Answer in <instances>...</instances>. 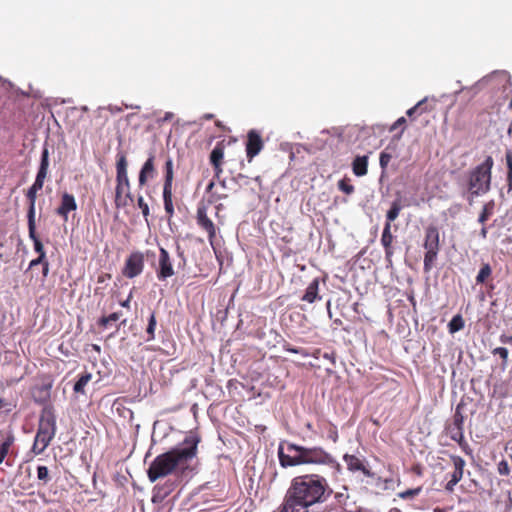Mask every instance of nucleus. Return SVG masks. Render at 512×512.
I'll return each mask as SVG.
<instances>
[{
	"label": "nucleus",
	"instance_id": "obj_62",
	"mask_svg": "<svg viewBox=\"0 0 512 512\" xmlns=\"http://www.w3.org/2000/svg\"><path fill=\"white\" fill-rule=\"evenodd\" d=\"M403 132H404V128H402V129H401V131H400V134H399L398 138L402 135V133H403Z\"/></svg>",
	"mask_w": 512,
	"mask_h": 512
},
{
	"label": "nucleus",
	"instance_id": "obj_24",
	"mask_svg": "<svg viewBox=\"0 0 512 512\" xmlns=\"http://www.w3.org/2000/svg\"><path fill=\"white\" fill-rule=\"evenodd\" d=\"M319 280L315 278L307 287L305 294L302 297L303 301L313 303L316 299H320L318 296Z\"/></svg>",
	"mask_w": 512,
	"mask_h": 512
},
{
	"label": "nucleus",
	"instance_id": "obj_38",
	"mask_svg": "<svg viewBox=\"0 0 512 512\" xmlns=\"http://www.w3.org/2000/svg\"><path fill=\"white\" fill-rule=\"evenodd\" d=\"M421 490H422L421 487H417L414 489H408V490L398 493V496L402 499H410V498L417 496L421 492Z\"/></svg>",
	"mask_w": 512,
	"mask_h": 512
},
{
	"label": "nucleus",
	"instance_id": "obj_46",
	"mask_svg": "<svg viewBox=\"0 0 512 512\" xmlns=\"http://www.w3.org/2000/svg\"><path fill=\"white\" fill-rule=\"evenodd\" d=\"M499 341L502 344H510L512 346V336H509V335H506V334H502L499 337Z\"/></svg>",
	"mask_w": 512,
	"mask_h": 512
},
{
	"label": "nucleus",
	"instance_id": "obj_37",
	"mask_svg": "<svg viewBox=\"0 0 512 512\" xmlns=\"http://www.w3.org/2000/svg\"><path fill=\"white\" fill-rule=\"evenodd\" d=\"M137 204H138V207L142 211L143 217L145 218L146 222L148 223V216L150 214V210H149L148 204L144 201V198L142 196H138Z\"/></svg>",
	"mask_w": 512,
	"mask_h": 512
},
{
	"label": "nucleus",
	"instance_id": "obj_39",
	"mask_svg": "<svg viewBox=\"0 0 512 512\" xmlns=\"http://www.w3.org/2000/svg\"><path fill=\"white\" fill-rule=\"evenodd\" d=\"M120 317V314L115 312V313H112L110 314L109 316L107 317H102L100 320H99V325L103 326V327H107L108 324L112 323V322H116Z\"/></svg>",
	"mask_w": 512,
	"mask_h": 512
},
{
	"label": "nucleus",
	"instance_id": "obj_43",
	"mask_svg": "<svg viewBox=\"0 0 512 512\" xmlns=\"http://www.w3.org/2000/svg\"><path fill=\"white\" fill-rule=\"evenodd\" d=\"M498 473L503 476H506L510 473V468H509L507 461L502 460L501 462H499Z\"/></svg>",
	"mask_w": 512,
	"mask_h": 512
},
{
	"label": "nucleus",
	"instance_id": "obj_41",
	"mask_svg": "<svg viewBox=\"0 0 512 512\" xmlns=\"http://www.w3.org/2000/svg\"><path fill=\"white\" fill-rule=\"evenodd\" d=\"M392 156L391 154L383 151L381 152L380 154V157H379V164H380V167L382 168V170H385L391 160Z\"/></svg>",
	"mask_w": 512,
	"mask_h": 512
},
{
	"label": "nucleus",
	"instance_id": "obj_45",
	"mask_svg": "<svg viewBox=\"0 0 512 512\" xmlns=\"http://www.w3.org/2000/svg\"><path fill=\"white\" fill-rule=\"evenodd\" d=\"M459 481L458 480H455L453 478H450V480L448 481V483L446 484L445 486V489L446 491L448 492H452L454 490V487L455 485L458 483Z\"/></svg>",
	"mask_w": 512,
	"mask_h": 512
},
{
	"label": "nucleus",
	"instance_id": "obj_50",
	"mask_svg": "<svg viewBox=\"0 0 512 512\" xmlns=\"http://www.w3.org/2000/svg\"><path fill=\"white\" fill-rule=\"evenodd\" d=\"M122 200H125L127 203H128V201H130V202L133 201V197L130 192V189L126 190V192H124V194L122 195Z\"/></svg>",
	"mask_w": 512,
	"mask_h": 512
},
{
	"label": "nucleus",
	"instance_id": "obj_8",
	"mask_svg": "<svg viewBox=\"0 0 512 512\" xmlns=\"http://www.w3.org/2000/svg\"><path fill=\"white\" fill-rule=\"evenodd\" d=\"M423 246L426 250L424 256V271L429 272L434 265L439 251V231L435 226L427 227Z\"/></svg>",
	"mask_w": 512,
	"mask_h": 512
},
{
	"label": "nucleus",
	"instance_id": "obj_53",
	"mask_svg": "<svg viewBox=\"0 0 512 512\" xmlns=\"http://www.w3.org/2000/svg\"><path fill=\"white\" fill-rule=\"evenodd\" d=\"M43 265V275L44 276H47L48 272H49V264L48 262L45 260V262L42 264Z\"/></svg>",
	"mask_w": 512,
	"mask_h": 512
},
{
	"label": "nucleus",
	"instance_id": "obj_13",
	"mask_svg": "<svg viewBox=\"0 0 512 512\" xmlns=\"http://www.w3.org/2000/svg\"><path fill=\"white\" fill-rule=\"evenodd\" d=\"M154 162L155 155L153 152H150L148 159L144 162L139 172V186L146 185L149 180H152L156 177L157 171Z\"/></svg>",
	"mask_w": 512,
	"mask_h": 512
},
{
	"label": "nucleus",
	"instance_id": "obj_1",
	"mask_svg": "<svg viewBox=\"0 0 512 512\" xmlns=\"http://www.w3.org/2000/svg\"><path fill=\"white\" fill-rule=\"evenodd\" d=\"M327 480L317 474H306L292 479L282 506L283 512H314L309 508L325 502L331 495Z\"/></svg>",
	"mask_w": 512,
	"mask_h": 512
},
{
	"label": "nucleus",
	"instance_id": "obj_31",
	"mask_svg": "<svg viewBox=\"0 0 512 512\" xmlns=\"http://www.w3.org/2000/svg\"><path fill=\"white\" fill-rule=\"evenodd\" d=\"M505 160L507 165V186L508 192L512 190V152L507 150L505 153Z\"/></svg>",
	"mask_w": 512,
	"mask_h": 512
},
{
	"label": "nucleus",
	"instance_id": "obj_2",
	"mask_svg": "<svg viewBox=\"0 0 512 512\" xmlns=\"http://www.w3.org/2000/svg\"><path fill=\"white\" fill-rule=\"evenodd\" d=\"M199 441L197 436L189 435L176 447L156 456L147 469L149 481L154 483L169 475L183 476L191 471Z\"/></svg>",
	"mask_w": 512,
	"mask_h": 512
},
{
	"label": "nucleus",
	"instance_id": "obj_57",
	"mask_svg": "<svg viewBox=\"0 0 512 512\" xmlns=\"http://www.w3.org/2000/svg\"><path fill=\"white\" fill-rule=\"evenodd\" d=\"M214 185H215L214 181H211V182L208 184V186H207V188H206V191H207V192H211V190L213 189Z\"/></svg>",
	"mask_w": 512,
	"mask_h": 512
},
{
	"label": "nucleus",
	"instance_id": "obj_61",
	"mask_svg": "<svg viewBox=\"0 0 512 512\" xmlns=\"http://www.w3.org/2000/svg\"><path fill=\"white\" fill-rule=\"evenodd\" d=\"M220 184L222 187H225V181H221Z\"/></svg>",
	"mask_w": 512,
	"mask_h": 512
},
{
	"label": "nucleus",
	"instance_id": "obj_18",
	"mask_svg": "<svg viewBox=\"0 0 512 512\" xmlns=\"http://www.w3.org/2000/svg\"><path fill=\"white\" fill-rule=\"evenodd\" d=\"M197 223L208 233L209 239L212 241V239L215 237L216 229L214 223L208 218L205 208H198Z\"/></svg>",
	"mask_w": 512,
	"mask_h": 512
},
{
	"label": "nucleus",
	"instance_id": "obj_64",
	"mask_svg": "<svg viewBox=\"0 0 512 512\" xmlns=\"http://www.w3.org/2000/svg\"><path fill=\"white\" fill-rule=\"evenodd\" d=\"M510 107L512 108V99H511V102H510Z\"/></svg>",
	"mask_w": 512,
	"mask_h": 512
},
{
	"label": "nucleus",
	"instance_id": "obj_63",
	"mask_svg": "<svg viewBox=\"0 0 512 512\" xmlns=\"http://www.w3.org/2000/svg\"><path fill=\"white\" fill-rule=\"evenodd\" d=\"M435 512H442L440 509H435Z\"/></svg>",
	"mask_w": 512,
	"mask_h": 512
},
{
	"label": "nucleus",
	"instance_id": "obj_6",
	"mask_svg": "<svg viewBox=\"0 0 512 512\" xmlns=\"http://www.w3.org/2000/svg\"><path fill=\"white\" fill-rule=\"evenodd\" d=\"M48 167L49 151L46 147H44L42 150L40 166L36 175V179L26 193V197L29 201V209L27 213L28 221H35V202L37 198V192L43 188L44 181L48 173Z\"/></svg>",
	"mask_w": 512,
	"mask_h": 512
},
{
	"label": "nucleus",
	"instance_id": "obj_22",
	"mask_svg": "<svg viewBox=\"0 0 512 512\" xmlns=\"http://www.w3.org/2000/svg\"><path fill=\"white\" fill-rule=\"evenodd\" d=\"M353 173L358 176H364L368 172V156H357L352 163Z\"/></svg>",
	"mask_w": 512,
	"mask_h": 512
},
{
	"label": "nucleus",
	"instance_id": "obj_25",
	"mask_svg": "<svg viewBox=\"0 0 512 512\" xmlns=\"http://www.w3.org/2000/svg\"><path fill=\"white\" fill-rule=\"evenodd\" d=\"M15 437L12 431L6 433L5 439L0 444V464H2L9 453L10 447L13 445Z\"/></svg>",
	"mask_w": 512,
	"mask_h": 512
},
{
	"label": "nucleus",
	"instance_id": "obj_10",
	"mask_svg": "<svg viewBox=\"0 0 512 512\" xmlns=\"http://www.w3.org/2000/svg\"><path fill=\"white\" fill-rule=\"evenodd\" d=\"M463 425L464 416L461 413L460 406H457L453 416V423L447 427V434L453 441L457 442L459 445H462L464 443Z\"/></svg>",
	"mask_w": 512,
	"mask_h": 512
},
{
	"label": "nucleus",
	"instance_id": "obj_28",
	"mask_svg": "<svg viewBox=\"0 0 512 512\" xmlns=\"http://www.w3.org/2000/svg\"><path fill=\"white\" fill-rule=\"evenodd\" d=\"M403 206L401 205L400 200H394L391 203L390 209L387 211L386 214V223H389L391 225V222L397 219V217L400 214V211L402 210Z\"/></svg>",
	"mask_w": 512,
	"mask_h": 512
},
{
	"label": "nucleus",
	"instance_id": "obj_34",
	"mask_svg": "<svg viewBox=\"0 0 512 512\" xmlns=\"http://www.w3.org/2000/svg\"><path fill=\"white\" fill-rule=\"evenodd\" d=\"M491 273H492V270H491L490 265L484 264L481 267V269L476 277V283L477 284L484 283L485 280L491 275Z\"/></svg>",
	"mask_w": 512,
	"mask_h": 512
},
{
	"label": "nucleus",
	"instance_id": "obj_56",
	"mask_svg": "<svg viewBox=\"0 0 512 512\" xmlns=\"http://www.w3.org/2000/svg\"><path fill=\"white\" fill-rule=\"evenodd\" d=\"M214 170H215V176H216L217 178H219L220 173L222 172L221 165H220V166H218V168H214Z\"/></svg>",
	"mask_w": 512,
	"mask_h": 512
},
{
	"label": "nucleus",
	"instance_id": "obj_51",
	"mask_svg": "<svg viewBox=\"0 0 512 512\" xmlns=\"http://www.w3.org/2000/svg\"><path fill=\"white\" fill-rule=\"evenodd\" d=\"M174 114L172 112H166L164 117L158 120L159 123L170 121L173 118Z\"/></svg>",
	"mask_w": 512,
	"mask_h": 512
},
{
	"label": "nucleus",
	"instance_id": "obj_59",
	"mask_svg": "<svg viewBox=\"0 0 512 512\" xmlns=\"http://www.w3.org/2000/svg\"><path fill=\"white\" fill-rule=\"evenodd\" d=\"M205 119H212L213 118V115L212 114H206L204 116Z\"/></svg>",
	"mask_w": 512,
	"mask_h": 512
},
{
	"label": "nucleus",
	"instance_id": "obj_30",
	"mask_svg": "<svg viewBox=\"0 0 512 512\" xmlns=\"http://www.w3.org/2000/svg\"><path fill=\"white\" fill-rule=\"evenodd\" d=\"M449 332L456 333L464 328V320L460 314L453 316L448 324Z\"/></svg>",
	"mask_w": 512,
	"mask_h": 512
},
{
	"label": "nucleus",
	"instance_id": "obj_33",
	"mask_svg": "<svg viewBox=\"0 0 512 512\" xmlns=\"http://www.w3.org/2000/svg\"><path fill=\"white\" fill-rule=\"evenodd\" d=\"M156 317H155V313H151L150 317H149V320H148V325H147V329H146V333L148 334V339L147 341H150V340H153L155 338V328H156Z\"/></svg>",
	"mask_w": 512,
	"mask_h": 512
},
{
	"label": "nucleus",
	"instance_id": "obj_15",
	"mask_svg": "<svg viewBox=\"0 0 512 512\" xmlns=\"http://www.w3.org/2000/svg\"><path fill=\"white\" fill-rule=\"evenodd\" d=\"M77 209L75 197L67 192L62 194L61 204L57 208L56 213L61 216L64 221L68 220V213Z\"/></svg>",
	"mask_w": 512,
	"mask_h": 512
},
{
	"label": "nucleus",
	"instance_id": "obj_36",
	"mask_svg": "<svg viewBox=\"0 0 512 512\" xmlns=\"http://www.w3.org/2000/svg\"><path fill=\"white\" fill-rule=\"evenodd\" d=\"M426 102V98L419 101L415 106L408 109L406 114L409 117H412L415 113L422 114L426 111V108L423 107L424 103Z\"/></svg>",
	"mask_w": 512,
	"mask_h": 512
},
{
	"label": "nucleus",
	"instance_id": "obj_7",
	"mask_svg": "<svg viewBox=\"0 0 512 512\" xmlns=\"http://www.w3.org/2000/svg\"><path fill=\"white\" fill-rule=\"evenodd\" d=\"M127 159L123 152L117 154L116 162V188H115V205L117 208L127 206V202L122 200V195L126 190L130 189V181L127 174Z\"/></svg>",
	"mask_w": 512,
	"mask_h": 512
},
{
	"label": "nucleus",
	"instance_id": "obj_52",
	"mask_svg": "<svg viewBox=\"0 0 512 512\" xmlns=\"http://www.w3.org/2000/svg\"><path fill=\"white\" fill-rule=\"evenodd\" d=\"M488 229L485 225L482 226L480 230V236L481 238L485 239L487 237Z\"/></svg>",
	"mask_w": 512,
	"mask_h": 512
},
{
	"label": "nucleus",
	"instance_id": "obj_16",
	"mask_svg": "<svg viewBox=\"0 0 512 512\" xmlns=\"http://www.w3.org/2000/svg\"><path fill=\"white\" fill-rule=\"evenodd\" d=\"M52 383H42L32 388V397L36 403L45 404L50 399Z\"/></svg>",
	"mask_w": 512,
	"mask_h": 512
},
{
	"label": "nucleus",
	"instance_id": "obj_19",
	"mask_svg": "<svg viewBox=\"0 0 512 512\" xmlns=\"http://www.w3.org/2000/svg\"><path fill=\"white\" fill-rule=\"evenodd\" d=\"M392 241L393 235L391 233V225L389 223H385L381 236V244L385 250V258L389 262L391 261V257L393 255Z\"/></svg>",
	"mask_w": 512,
	"mask_h": 512
},
{
	"label": "nucleus",
	"instance_id": "obj_26",
	"mask_svg": "<svg viewBox=\"0 0 512 512\" xmlns=\"http://www.w3.org/2000/svg\"><path fill=\"white\" fill-rule=\"evenodd\" d=\"M452 461L454 465V471L451 474V478L460 481L463 477L465 460L460 456H452Z\"/></svg>",
	"mask_w": 512,
	"mask_h": 512
},
{
	"label": "nucleus",
	"instance_id": "obj_20",
	"mask_svg": "<svg viewBox=\"0 0 512 512\" xmlns=\"http://www.w3.org/2000/svg\"><path fill=\"white\" fill-rule=\"evenodd\" d=\"M344 461L347 465V468L350 471H352V472L361 471L364 475H366L368 477L372 475L371 472L369 471V469H367L364 466V464L358 457H356L354 455L345 454Z\"/></svg>",
	"mask_w": 512,
	"mask_h": 512
},
{
	"label": "nucleus",
	"instance_id": "obj_54",
	"mask_svg": "<svg viewBox=\"0 0 512 512\" xmlns=\"http://www.w3.org/2000/svg\"><path fill=\"white\" fill-rule=\"evenodd\" d=\"M130 299H131V295H129V297L125 301L121 302V306L128 308L129 307V303H130Z\"/></svg>",
	"mask_w": 512,
	"mask_h": 512
},
{
	"label": "nucleus",
	"instance_id": "obj_3",
	"mask_svg": "<svg viewBox=\"0 0 512 512\" xmlns=\"http://www.w3.org/2000/svg\"><path fill=\"white\" fill-rule=\"evenodd\" d=\"M278 458L283 468L307 464L338 466L334 457L323 448L305 447L288 441L279 444Z\"/></svg>",
	"mask_w": 512,
	"mask_h": 512
},
{
	"label": "nucleus",
	"instance_id": "obj_23",
	"mask_svg": "<svg viewBox=\"0 0 512 512\" xmlns=\"http://www.w3.org/2000/svg\"><path fill=\"white\" fill-rule=\"evenodd\" d=\"M175 486V482L172 481H167L164 485H156L154 487L153 500L155 501L156 498L164 499L175 489Z\"/></svg>",
	"mask_w": 512,
	"mask_h": 512
},
{
	"label": "nucleus",
	"instance_id": "obj_49",
	"mask_svg": "<svg viewBox=\"0 0 512 512\" xmlns=\"http://www.w3.org/2000/svg\"><path fill=\"white\" fill-rule=\"evenodd\" d=\"M226 197H227V195H225V194L221 195V194H217V193H212L210 196L209 202H215L217 200H220V199L226 198Z\"/></svg>",
	"mask_w": 512,
	"mask_h": 512
},
{
	"label": "nucleus",
	"instance_id": "obj_29",
	"mask_svg": "<svg viewBox=\"0 0 512 512\" xmlns=\"http://www.w3.org/2000/svg\"><path fill=\"white\" fill-rule=\"evenodd\" d=\"M495 203L493 200L484 204L481 213L478 217V222L482 225L489 219V217L494 213Z\"/></svg>",
	"mask_w": 512,
	"mask_h": 512
},
{
	"label": "nucleus",
	"instance_id": "obj_5",
	"mask_svg": "<svg viewBox=\"0 0 512 512\" xmlns=\"http://www.w3.org/2000/svg\"><path fill=\"white\" fill-rule=\"evenodd\" d=\"M56 433V418L51 409H44L39 420L32 451L39 455L50 444Z\"/></svg>",
	"mask_w": 512,
	"mask_h": 512
},
{
	"label": "nucleus",
	"instance_id": "obj_42",
	"mask_svg": "<svg viewBox=\"0 0 512 512\" xmlns=\"http://www.w3.org/2000/svg\"><path fill=\"white\" fill-rule=\"evenodd\" d=\"M339 189L344 192L345 194H352L354 192V186L347 183L345 180H340L338 182Z\"/></svg>",
	"mask_w": 512,
	"mask_h": 512
},
{
	"label": "nucleus",
	"instance_id": "obj_11",
	"mask_svg": "<svg viewBox=\"0 0 512 512\" xmlns=\"http://www.w3.org/2000/svg\"><path fill=\"white\" fill-rule=\"evenodd\" d=\"M144 268V256L140 252L132 253L126 260L123 274L128 278H134L142 273Z\"/></svg>",
	"mask_w": 512,
	"mask_h": 512
},
{
	"label": "nucleus",
	"instance_id": "obj_47",
	"mask_svg": "<svg viewBox=\"0 0 512 512\" xmlns=\"http://www.w3.org/2000/svg\"><path fill=\"white\" fill-rule=\"evenodd\" d=\"M406 123V119L404 117H400L397 121L391 126L390 131H394L399 126H403Z\"/></svg>",
	"mask_w": 512,
	"mask_h": 512
},
{
	"label": "nucleus",
	"instance_id": "obj_48",
	"mask_svg": "<svg viewBox=\"0 0 512 512\" xmlns=\"http://www.w3.org/2000/svg\"><path fill=\"white\" fill-rule=\"evenodd\" d=\"M45 260H46V257L38 256L36 259H34L30 262V267H33V266H36L39 264H43L45 262Z\"/></svg>",
	"mask_w": 512,
	"mask_h": 512
},
{
	"label": "nucleus",
	"instance_id": "obj_44",
	"mask_svg": "<svg viewBox=\"0 0 512 512\" xmlns=\"http://www.w3.org/2000/svg\"><path fill=\"white\" fill-rule=\"evenodd\" d=\"M285 350L288 352H291V353L301 354L303 357L309 356V353L305 349H302V348H293L290 346H286Z\"/></svg>",
	"mask_w": 512,
	"mask_h": 512
},
{
	"label": "nucleus",
	"instance_id": "obj_40",
	"mask_svg": "<svg viewBox=\"0 0 512 512\" xmlns=\"http://www.w3.org/2000/svg\"><path fill=\"white\" fill-rule=\"evenodd\" d=\"M493 355H499L503 360V365L506 366L508 360V349L505 347H497L492 350Z\"/></svg>",
	"mask_w": 512,
	"mask_h": 512
},
{
	"label": "nucleus",
	"instance_id": "obj_35",
	"mask_svg": "<svg viewBox=\"0 0 512 512\" xmlns=\"http://www.w3.org/2000/svg\"><path fill=\"white\" fill-rule=\"evenodd\" d=\"M37 478L42 482L43 485H46L50 481L49 470L46 466H38L37 467Z\"/></svg>",
	"mask_w": 512,
	"mask_h": 512
},
{
	"label": "nucleus",
	"instance_id": "obj_32",
	"mask_svg": "<svg viewBox=\"0 0 512 512\" xmlns=\"http://www.w3.org/2000/svg\"><path fill=\"white\" fill-rule=\"evenodd\" d=\"M224 152L220 147H215L210 154V161L214 168H218L221 165V161L223 159Z\"/></svg>",
	"mask_w": 512,
	"mask_h": 512
},
{
	"label": "nucleus",
	"instance_id": "obj_55",
	"mask_svg": "<svg viewBox=\"0 0 512 512\" xmlns=\"http://www.w3.org/2000/svg\"><path fill=\"white\" fill-rule=\"evenodd\" d=\"M177 253H178L179 257L182 258L183 263H185V258H184V255H183V251H181L180 246H177Z\"/></svg>",
	"mask_w": 512,
	"mask_h": 512
},
{
	"label": "nucleus",
	"instance_id": "obj_12",
	"mask_svg": "<svg viewBox=\"0 0 512 512\" xmlns=\"http://www.w3.org/2000/svg\"><path fill=\"white\" fill-rule=\"evenodd\" d=\"M158 262H159V267L156 271L158 280L164 281L167 278L172 277L175 274L171 257L169 255L168 251L162 247L160 248Z\"/></svg>",
	"mask_w": 512,
	"mask_h": 512
},
{
	"label": "nucleus",
	"instance_id": "obj_17",
	"mask_svg": "<svg viewBox=\"0 0 512 512\" xmlns=\"http://www.w3.org/2000/svg\"><path fill=\"white\" fill-rule=\"evenodd\" d=\"M334 497L336 503L341 506L345 512H361L360 507H358L353 501H350V497L347 493V487H343V491L337 492Z\"/></svg>",
	"mask_w": 512,
	"mask_h": 512
},
{
	"label": "nucleus",
	"instance_id": "obj_58",
	"mask_svg": "<svg viewBox=\"0 0 512 512\" xmlns=\"http://www.w3.org/2000/svg\"><path fill=\"white\" fill-rule=\"evenodd\" d=\"M324 358H326V359H328V360H330V361L334 362V358H333V356H332V355H329L328 353H325V354H324Z\"/></svg>",
	"mask_w": 512,
	"mask_h": 512
},
{
	"label": "nucleus",
	"instance_id": "obj_4",
	"mask_svg": "<svg viewBox=\"0 0 512 512\" xmlns=\"http://www.w3.org/2000/svg\"><path fill=\"white\" fill-rule=\"evenodd\" d=\"M493 165V158L487 156L481 164L468 172L466 180V198L470 205L473 203L475 197L482 196L490 191Z\"/></svg>",
	"mask_w": 512,
	"mask_h": 512
},
{
	"label": "nucleus",
	"instance_id": "obj_27",
	"mask_svg": "<svg viewBox=\"0 0 512 512\" xmlns=\"http://www.w3.org/2000/svg\"><path fill=\"white\" fill-rule=\"evenodd\" d=\"M92 374L89 372H86L82 374L79 379L74 384L73 390L77 394L86 395L85 387L86 385L91 381Z\"/></svg>",
	"mask_w": 512,
	"mask_h": 512
},
{
	"label": "nucleus",
	"instance_id": "obj_14",
	"mask_svg": "<svg viewBox=\"0 0 512 512\" xmlns=\"http://www.w3.org/2000/svg\"><path fill=\"white\" fill-rule=\"evenodd\" d=\"M262 148L263 142L260 135L256 131L251 130L248 133V139L246 143V152L249 161H251L261 151Z\"/></svg>",
	"mask_w": 512,
	"mask_h": 512
},
{
	"label": "nucleus",
	"instance_id": "obj_60",
	"mask_svg": "<svg viewBox=\"0 0 512 512\" xmlns=\"http://www.w3.org/2000/svg\"><path fill=\"white\" fill-rule=\"evenodd\" d=\"M389 512H401L398 508H392Z\"/></svg>",
	"mask_w": 512,
	"mask_h": 512
},
{
	"label": "nucleus",
	"instance_id": "obj_21",
	"mask_svg": "<svg viewBox=\"0 0 512 512\" xmlns=\"http://www.w3.org/2000/svg\"><path fill=\"white\" fill-rule=\"evenodd\" d=\"M28 231H29V238L33 241V244H34V250L39 254V256L46 257V253H45L43 244L36 234L35 221H28Z\"/></svg>",
	"mask_w": 512,
	"mask_h": 512
},
{
	"label": "nucleus",
	"instance_id": "obj_9",
	"mask_svg": "<svg viewBox=\"0 0 512 512\" xmlns=\"http://www.w3.org/2000/svg\"><path fill=\"white\" fill-rule=\"evenodd\" d=\"M173 177V160L169 157L165 162V178L163 185L164 209L169 218H171L174 214V206L172 201Z\"/></svg>",
	"mask_w": 512,
	"mask_h": 512
}]
</instances>
